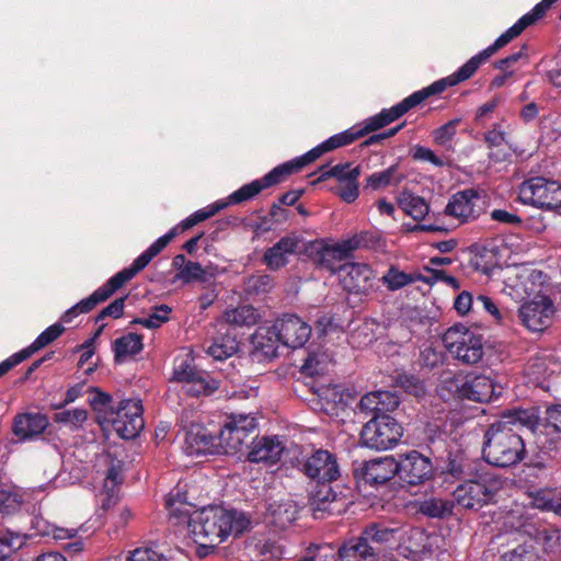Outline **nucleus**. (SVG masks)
Here are the masks:
<instances>
[{"label":"nucleus","mask_w":561,"mask_h":561,"mask_svg":"<svg viewBox=\"0 0 561 561\" xmlns=\"http://www.w3.org/2000/svg\"><path fill=\"white\" fill-rule=\"evenodd\" d=\"M167 506L170 515L187 525V534L198 545L199 557L207 556L230 536H239L251 527L250 518L234 510L207 506L191 512V506L169 497Z\"/></svg>","instance_id":"obj_1"},{"label":"nucleus","mask_w":561,"mask_h":561,"mask_svg":"<svg viewBox=\"0 0 561 561\" xmlns=\"http://www.w3.org/2000/svg\"><path fill=\"white\" fill-rule=\"evenodd\" d=\"M91 392L90 404L96 413L100 425L112 426L124 439L134 438L140 433L145 423L139 399H124L114 405L110 394L98 388H92Z\"/></svg>","instance_id":"obj_2"},{"label":"nucleus","mask_w":561,"mask_h":561,"mask_svg":"<svg viewBox=\"0 0 561 561\" xmlns=\"http://www.w3.org/2000/svg\"><path fill=\"white\" fill-rule=\"evenodd\" d=\"M483 458L490 465L508 467L518 463L525 456L524 440L507 422H497L485 433Z\"/></svg>","instance_id":"obj_3"},{"label":"nucleus","mask_w":561,"mask_h":561,"mask_svg":"<svg viewBox=\"0 0 561 561\" xmlns=\"http://www.w3.org/2000/svg\"><path fill=\"white\" fill-rule=\"evenodd\" d=\"M512 39L513 38L511 34H508L507 31L504 32L495 39L492 45L471 57L456 72L405 98L404 100L408 104V107L411 110L423 102L425 99L443 92L447 87L456 85L459 82L469 79L483 62H485L496 50L506 46Z\"/></svg>","instance_id":"obj_4"},{"label":"nucleus","mask_w":561,"mask_h":561,"mask_svg":"<svg viewBox=\"0 0 561 561\" xmlns=\"http://www.w3.org/2000/svg\"><path fill=\"white\" fill-rule=\"evenodd\" d=\"M445 348L463 364L479 363L484 354V341L481 334L462 324H455L443 335Z\"/></svg>","instance_id":"obj_5"},{"label":"nucleus","mask_w":561,"mask_h":561,"mask_svg":"<svg viewBox=\"0 0 561 561\" xmlns=\"http://www.w3.org/2000/svg\"><path fill=\"white\" fill-rule=\"evenodd\" d=\"M504 291L514 299L526 300L546 294V276L525 266H508L503 271Z\"/></svg>","instance_id":"obj_6"},{"label":"nucleus","mask_w":561,"mask_h":561,"mask_svg":"<svg viewBox=\"0 0 561 561\" xmlns=\"http://www.w3.org/2000/svg\"><path fill=\"white\" fill-rule=\"evenodd\" d=\"M503 486V481L490 473H482L476 480L458 485L454 491L456 502L469 510H478L491 503Z\"/></svg>","instance_id":"obj_7"},{"label":"nucleus","mask_w":561,"mask_h":561,"mask_svg":"<svg viewBox=\"0 0 561 561\" xmlns=\"http://www.w3.org/2000/svg\"><path fill=\"white\" fill-rule=\"evenodd\" d=\"M444 542L439 534H427L421 528L401 527L397 550L407 559L420 561L436 553Z\"/></svg>","instance_id":"obj_8"},{"label":"nucleus","mask_w":561,"mask_h":561,"mask_svg":"<svg viewBox=\"0 0 561 561\" xmlns=\"http://www.w3.org/2000/svg\"><path fill=\"white\" fill-rule=\"evenodd\" d=\"M403 434L402 426L392 416L377 414L362 430L360 439L364 446L387 450L397 445Z\"/></svg>","instance_id":"obj_9"},{"label":"nucleus","mask_w":561,"mask_h":561,"mask_svg":"<svg viewBox=\"0 0 561 561\" xmlns=\"http://www.w3.org/2000/svg\"><path fill=\"white\" fill-rule=\"evenodd\" d=\"M518 198L523 204L538 208H559L561 207V184L545 178H533L520 184Z\"/></svg>","instance_id":"obj_10"},{"label":"nucleus","mask_w":561,"mask_h":561,"mask_svg":"<svg viewBox=\"0 0 561 561\" xmlns=\"http://www.w3.org/2000/svg\"><path fill=\"white\" fill-rule=\"evenodd\" d=\"M175 229H171L165 234L157 239L145 252H142L133 264L112 276L104 285L100 287L106 298H110L116 290L130 280L138 272L144 270L150 261L158 255L175 237Z\"/></svg>","instance_id":"obj_11"},{"label":"nucleus","mask_w":561,"mask_h":561,"mask_svg":"<svg viewBox=\"0 0 561 561\" xmlns=\"http://www.w3.org/2000/svg\"><path fill=\"white\" fill-rule=\"evenodd\" d=\"M255 427L256 421L254 416L250 414L232 415L217 437L219 453H238Z\"/></svg>","instance_id":"obj_12"},{"label":"nucleus","mask_w":561,"mask_h":561,"mask_svg":"<svg viewBox=\"0 0 561 561\" xmlns=\"http://www.w3.org/2000/svg\"><path fill=\"white\" fill-rule=\"evenodd\" d=\"M554 313L556 307L547 294L526 299L518 309L520 323L534 332L548 328L552 323Z\"/></svg>","instance_id":"obj_13"},{"label":"nucleus","mask_w":561,"mask_h":561,"mask_svg":"<svg viewBox=\"0 0 561 561\" xmlns=\"http://www.w3.org/2000/svg\"><path fill=\"white\" fill-rule=\"evenodd\" d=\"M316 396L312 404L331 417H340L354 401L353 392L341 385L311 386Z\"/></svg>","instance_id":"obj_14"},{"label":"nucleus","mask_w":561,"mask_h":561,"mask_svg":"<svg viewBox=\"0 0 561 561\" xmlns=\"http://www.w3.org/2000/svg\"><path fill=\"white\" fill-rule=\"evenodd\" d=\"M362 241L363 236L336 243L317 240L310 243L308 251L318 264L334 271V262L344 260L353 250L360 245Z\"/></svg>","instance_id":"obj_15"},{"label":"nucleus","mask_w":561,"mask_h":561,"mask_svg":"<svg viewBox=\"0 0 561 561\" xmlns=\"http://www.w3.org/2000/svg\"><path fill=\"white\" fill-rule=\"evenodd\" d=\"M455 382L458 396L473 401H489L502 392V387L485 375L469 374L457 377Z\"/></svg>","instance_id":"obj_16"},{"label":"nucleus","mask_w":561,"mask_h":561,"mask_svg":"<svg viewBox=\"0 0 561 561\" xmlns=\"http://www.w3.org/2000/svg\"><path fill=\"white\" fill-rule=\"evenodd\" d=\"M397 466L399 479L411 485L420 484L433 474L432 461L416 450L400 455Z\"/></svg>","instance_id":"obj_17"},{"label":"nucleus","mask_w":561,"mask_h":561,"mask_svg":"<svg viewBox=\"0 0 561 561\" xmlns=\"http://www.w3.org/2000/svg\"><path fill=\"white\" fill-rule=\"evenodd\" d=\"M304 472L318 482H331L340 477L336 457L328 450L319 449L306 458Z\"/></svg>","instance_id":"obj_18"},{"label":"nucleus","mask_w":561,"mask_h":561,"mask_svg":"<svg viewBox=\"0 0 561 561\" xmlns=\"http://www.w3.org/2000/svg\"><path fill=\"white\" fill-rule=\"evenodd\" d=\"M291 173L294 172L291 171L290 165L287 162H285L274 168L262 179L255 180L249 184L243 185L242 187L230 194L227 197V199L222 201L224 203H228V206L233 204H240L254 197L262 190L279 183L286 175H289Z\"/></svg>","instance_id":"obj_19"},{"label":"nucleus","mask_w":561,"mask_h":561,"mask_svg":"<svg viewBox=\"0 0 561 561\" xmlns=\"http://www.w3.org/2000/svg\"><path fill=\"white\" fill-rule=\"evenodd\" d=\"M357 139L355 131L353 128L346 129L340 134L331 136L329 139L324 140L322 144L312 148L305 154L295 158L287 163L290 165L293 172H298L305 165L313 162L318 158H320L323 153L329 152L333 149L346 146L352 144Z\"/></svg>","instance_id":"obj_20"},{"label":"nucleus","mask_w":561,"mask_h":561,"mask_svg":"<svg viewBox=\"0 0 561 561\" xmlns=\"http://www.w3.org/2000/svg\"><path fill=\"white\" fill-rule=\"evenodd\" d=\"M302 245V240L296 234L280 238L273 247L266 249L263 255L264 264L272 271L286 266L291 255L296 254Z\"/></svg>","instance_id":"obj_21"},{"label":"nucleus","mask_w":561,"mask_h":561,"mask_svg":"<svg viewBox=\"0 0 561 561\" xmlns=\"http://www.w3.org/2000/svg\"><path fill=\"white\" fill-rule=\"evenodd\" d=\"M276 324L282 344L287 347H301L310 337L311 329L309 324L297 316L287 314L277 320Z\"/></svg>","instance_id":"obj_22"},{"label":"nucleus","mask_w":561,"mask_h":561,"mask_svg":"<svg viewBox=\"0 0 561 561\" xmlns=\"http://www.w3.org/2000/svg\"><path fill=\"white\" fill-rule=\"evenodd\" d=\"M371 267L365 263H346L339 268V278L348 291L363 293L371 287Z\"/></svg>","instance_id":"obj_23"},{"label":"nucleus","mask_w":561,"mask_h":561,"mask_svg":"<svg viewBox=\"0 0 561 561\" xmlns=\"http://www.w3.org/2000/svg\"><path fill=\"white\" fill-rule=\"evenodd\" d=\"M285 450L283 440L277 436H264L252 442L248 459L265 465L277 463Z\"/></svg>","instance_id":"obj_24"},{"label":"nucleus","mask_w":561,"mask_h":561,"mask_svg":"<svg viewBox=\"0 0 561 561\" xmlns=\"http://www.w3.org/2000/svg\"><path fill=\"white\" fill-rule=\"evenodd\" d=\"M49 425L48 417L42 413H20L12 422V433L22 442L32 440L42 435Z\"/></svg>","instance_id":"obj_25"},{"label":"nucleus","mask_w":561,"mask_h":561,"mask_svg":"<svg viewBox=\"0 0 561 561\" xmlns=\"http://www.w3.org/2000/svg\"><path fill=\"white\" fill-rule=\"evenodd\" d=\"M409 110L410 108L408 107L405 100H403L397 105L390 108H385L380 113L366 118L365 121L353 126L352 128L355 131V135L358 139L369 133H373L389 125L390 123L405 114Z\"/></svg>","instance_id":"obj_26"},{"label":"nucleus","mask_w":561,"mask_h":561,"mask_svg":"<svg viewBox=\"0 0 561 561\" xmlns=\"http://www.w3.org/2000/svg\"><path fill=\"white\" fill-rule=\"evenodd\" d=\"M184 450L188 456L219 453L217 438L201 425H192L186 433Z\"/></svg>","instance_id":"obj_27"},{"label":"nucleus","mask_w":561,"mask_h":561,"mask_svg":"<svg viewBox=\"0 0 561 561\" xmlns=\"http://www.w3.org/2000/svg\"><path fill=\"white\" fill-rule=\"evenodd\" d=\"M108 467L103 473V482L99 492L100 501L104 510H108L117 502L118 488L122 482V465L119 461L110 460L108 456L103 457Z\"/></svg>","instance_id":"obj_28"},{"label":"nucleus","mask_w":561,"mask_h":561,"mask_svg":"<svg viewBox=\"0 0 561 561\" xmlns=\"http://www.w3.org/2000/svg\"><path fill=\"white\" fill-rule=\"evenodd\" d=\"M397 460L391 456L370 459L364 467V479L369 484H382L397 474Z\"/></svg>","instance_id":"obj_29"},{"label":"nucleus","mask_w":561,"mask_h":561,"mask_svg":"<svg viewBox=\"0 0 561 561\" xmlns=\"http://www.w3.org/2000/svg\"><path fill=\"white\" fill-rule=\"evenodd\" d=\"M477 198L478 194L473 190L456 193L446 205L445 215L460 222L474 218V202Z\"/></svg>","instance_id":"obj_30"},{"label":"nucleus","mask_w":561,"mask_h":561,"mask_svg":"<svg viewBox=\"0 0 561 561\" xmlns=\"http://www.w3.org/2000/svg\"><path fill=\"white\" fill-rule=\"evenodd\" d=\"M282 343L277 324L273 327H260L252 335L253 348L265 358L277 356L278 344Z\"/></svg>","instance_id":"obj_31"},{"label":"nucleus","mask_w":561,"mask_h":561,"mask_svg":"<svg viewBox=\"0 0 561 561\" xmlns=\"http://www.w3.org/2000/svg\"><path fill=\"white\" fill-rule=\"evenodd\" d=\"M376 547L368 539H364V533L356 539H351L339 548V557L344 561H375Z\"/></svg>","instance_id":"obj_32"},{"label":"nucleus","mask_w":561,"mask_h":561,"mask_svg":"<svg viewBox=\"0 0 561 561\" xmlns=\"http://www.w3.org/2000/svg\"><path fill=\"white\" fill-rule=\"evenodd\" d=\"M64 332V328L60 324H53L48 327L45 331H43L35 341L28 345L27 347L23 348L22 351L14 353L10 357L7 358V360L10 363L11 367L19 365L26 358H28L31 355H33L35 352L39 351L41 348L47 346L53 341H55L61 333Z\"/></svg>","instance_id":"obj_33"},{"label":"nucleus","mask_w":561,"mask_h":561,"mask_svg":"<svg viewBox=\"0 0 561 561\" xmlns=\"http://www.w3.org/2000/svg\"><path fill=\"white\" fill-rule=\"evenodd\" d=\"M297 512V505L289 499L273 501L266 508L265 518L267 523L285 528L295 520Z\"/></svg>","instance_id":"obj_34"},{"label":"nucleus","mask_w":561,"mask_h":561,"mask_svg":"<svg viewBox=\"0 0 561 561\" xmlns=\"http://www.w3.org/2000/svg\"><path fill=\"white\" fill-rule=\"evenodd\" d=\"M400 531L401 527H388L385 525L374 524L367 527L363 533L364 539H368L371 546H385L392 549L397 548Z\"/></svg>","instance_id":"obj_35"},{"label":"nucleus","mask_w":561,"mask_h":561,"mask_svg":"<svg viewBox=\"0 0 561 561\" xmlns=\"http://www.w3.org/2000/svg\"><path fill=\"white\" fill-rule=\"evenodd\" d=\"M399 208L414 220H422L430 211V206L421 196L411 192H401L397 197Z\"/></svg>","instance_id":"obj_36"},{"label":"nucleus","mask_w":561,"mask_h":561,"mask_svg":"<svg viewBox=\"0 0 561 561\" xmlns=\"http://www.w3.org/2000/svg\"><path fill=\"white\" fill-rule=\"evenodd\" d=\"M556 1L557 0H541V2L536 4L530 12L523 15L513 26L507 30L512 38L514 39L517 37L527 26L531 25L538 19H540Z\"/></svg>","instance_id":"obj_37"},{"label":"nucleus","mask_w":561,"mask_h":561,"mask_svg":"<svg viewBox=\"0 0 561 561\" xmlns=\"http://www.w3.org/2000/svg\"><path fill=\"white\" fill-rule=\"evenodd\" d=\"M238 351V342L234 336L225 333L216 337L208 347L207 353L216 360H222L232 356Z\"/></svg>","instance_id":"obj_38"},{"label":"nucleus","mask_w":561,"mask_h":561,"mask_svg":"<svg viewBox=\"0 0 561 561\" xmlns=\"http://www.w3.org/2000/svg\"><path fill=\"white\" fill-rule=\"evenodd\" d=\"M403 179V175L399 174L396 165H391L388 169L375 172L367 178L366 188L371 191H378L390 185H398Z\"/></svg>","instance_id":"obj_39"},{"label":"nucleus","mask_w":561,"mask_h":561,"mask_svg":"<svg viewBox=\"0 0 561 561\" xmlns=\"http://www.w3.org/2000/svg\"><path fill=\"white\" fill-rule=\"evenodd\" d=\"M224 319L227 323L234 325H253L259 320V313L252 306H240L226 310Z\"/></svg>","instance_id":"obj_40"},{"label":"nucleus","mask_w":561,"mask_h":561,"mask_svg":"<svg viewBox=\"0 0 561 561\" xmlns=\"http://www.w3.org/2000/svg\"><path fill=\"white\" fill-rule=\"evenodd\" d=\"M88 420V411L82 408L66 409L54 414V421L71 431L79 430Z\"/></svg>","instance_id":"obj_41"},{"label":"nucleus","mask_w":561,"mask_h":561,"mask_svg":"<svg viewBox=\"0 0 561 561\" xmlns=\"http://www.w3.org/2000/svg\"><path fill=\"white\" fill-rule=\"evenodd\" d=\"M217 388V381L208 380V378L201 371L196 373L193 378H188V380L183 383L185 392L195 397L210 394Z\"/></svg>","instance_id":"obj_42"},{"label":"nucleus","mask_w":561,"mask_h":561,"mask_svg":"<svg viewBox=\"0 0 561 561\" xmlns=\"http://www.w3.org/2000/svg\"><path fill=\"white\" fill-rule=\"evenodd\" d=\"M142 350V339L135 333L126 334L115 341L114 351L116 359L133 356Z\"/></svg>","instance_id":"obj_43"},{"label":"nucleus","mask_w":561,"mask_h":561,"mask_svg":"<svg viewBox=\"0 0 561 561\" xmlns=\"http://www.w3.org/2000/svg\"><path fill=\"white\" fill-rule=\"evenodd\" d=\"M417 279H421V276L404 273L396 266H391L381 277L383 285L391 291L398 290Z\"/></svg>","instance_id":"obj_44"},{"label":"nucleus","mask_w":561,"mask_h":561,"mask_svg":"<svg viewBox=\"0 0 561 561\" xmlns=\"http://www.w3.org/2000/svg\"><path fill=\"white\" fill-rule=\"evenodd\" d=\"M500 422H507V426L517 424L529 430H535L539 423V415L536 410H514L503 417Z\"/></svg>","instance_id":"obj_45"},{"label":"nucleus","mask_w":561,"mask_h":561,"mask_svg":"<svg viewBox=\"0 0 561 561\" xmlns=\"http://www.w3.org/2000/svg\"><path fill=\"white\" fill-rule=\"evenodd\" d=\"M35 528L42 536L51 537L56 541L73 538L78 533L76 528L58 527L42 518L35 520Z\"/></svg>","instance_id":"obj_46"},{"label":"nucleus","mask_w":561,"mask_h":561,"mask_svg":"<svg viewBox=\"0 0 561 561\" xmlns=\"http://www.w3.org/2000/svg\"><path fill=\"white\" fill-rule=\"evenodd\" d=\"M330 357L324 352H314L306 358L301 369L307 376L313 377L324 374L330 365Z\"/></svg>","instance_id":"obj_47"},{"label":"nucleus","mask_w":561,"mask_h":561,"mask_svg":"<svg viewBox=\"0 0 561 561\" xmlns=\"http://www.w3.org/2000/svg\"><path fill=\"white\" fill-rule=\"evenodd\" d=\"M196 373H198V370H196L193 365V358L188 353L175 358L173 370L174 380L184 383L188 378H193Z\"/></svg>","instance_id":"obj_48"},{"label":"nucleus","mask_w":561,"mask_h":561,"mask_svg":"<svg viewBox=\"0 0 561 561\" xmlns=\"http://www.w3.org/2000/svg\"><path fill=\"white\" fill-rule=\"evenodd\" d=\"M170 312L171 309L167 305H161L153 308L152 312L148 317L137 318L133 323L141 324L148 329H156L169 320Z\"/></svg>","instance_id":"obj_49"},{"label":"nucleus","mask_w":561,"mask_h":561,"mask_svg":"<svg viewBox=\"0 0 561 561\" xmlns=\"http://www.w3.org/2000/svg\"><path fill=\"white\" fill-rule=\"evenodd\" d=\"M24 545V538L11 531L0 535V560H4L11 556L12 552L19 550Z\"/></svg>","instance_id":"obj_50"},{"label":"nucleus","mask_w":561,"mask_h":561,"mask_svg":"<svg viewBox=\"0 0 561 561\" xmlns=\"http://www.w3.org/2000/svg\"><path fill=\"white\" fill-rule=\"evenodd\" d=\"M359 175V167H352L350 163L336 164L324 174L325 178L336 179L339 184L346 183L351 180H358Z\"/></svg>","instance_id":"obj_51"},{"label":"nucleus","mask_w":561,"mask_h":561,"mask_svg":"<svg viewBox=\"0 0 561 561\" xmlns=\"http://www.w3.org/2000/svg\"><path fill=\"white\" fill-rule=\"evenodd\" d=\"M420 511L431 517H440L450 513L451 505L442 499L432 497L421 503Z\"/></svg>","instance_id":"obj_52"},{"label":"nucleus","mask_w":561,"mask_h":561,"mask_svg":"<svg viewBox=\"0 0 561 561\" xmlns=\"http://www.w3.org/2000/svg\"><path fill=\"white\" fill-rule=\"evenodd\" d=\"M474 311L488 312L496 323H502L505 319L504 313L499 309L495 302L484 295H479L474 299Z\"/></svg>","instance_id":"obj_53"},{"label":"nucleus","mask_w":561,"mask_h":561,"mask_svg":"<svg viewBox=\"0 0 561 561\" xmlns=\"http://www.w3.org/2000/svg\"><path fill=\"white\" fill-rule=\"evenodd\" d=\"M176 277L184 283L205 280V270L199 263L188 261L179 271Z\"/></svg>","instance_id":"obj_54"},{"label":"nucleus","mask_w":561,"mask_h":561,"mask_svg":"<svg viewBox=\"0 0 561 561\" xmlns=\"http://www.w3.org/2000/svg\"><path fill=\"white\" fill-rule=\"evenodd\" d=\"M459 123L460 118H454L433 130L432 135L435 144L444 146L449 142L456 135Z\"/></svg>","instance_id":"obj_55"},{"label":"nucleus","mask_w":561,"mask_h":561,"mask_svg":"<svg viewBox=\"0 0 561 561\" xmlns=\"http://www.w3.org/2000/svg\"><path fill=\"white\" fill-rule=\"evenodd\" d=\"M420 364L427 368H434L444 362V354L432 344H425L420 353Z\"/></svg>","instance_id":"obj_56"},{"label":"nucleus","mask_w":561,"mask_h":561,"mask_svg":"<svg viewBox=\"0 0 561 561\" xmlns=\"http://www.w3.org/2000/svg\"><path fill=\"white\" fill-rule=\"evenodd\" d=\"M502 561H540L536 550L528 546H518L517 548L504 553Z\"/></svg>","instance_id":"obj_57"},{"label":"nucleus","mask_w":561,"mask_h":561,"mask_svg":"<svg viewBox=\"0 0 561 561\" xmlns=\"http://www.w3.org/2000/svg\"><path fill=\"white\" fill-rule=\"evenodd\" d=\"M381 398H389L386 392L383 391H375L365 394L359 400L358 407L362 411L365 412H380V405H379V399Z\"/></svg>","instance_id":"obj_58"},{"label":"nucleus","mask_w":561,"mask_h":561,"mask_svg":"<svg viewBox=\"0 0 561 561\" xmlns=\"http://www.w3.org/2000/svg\"><path fill=\"white\" fill-rule=\"evenodd\" d=\"M127 561H167L162 554L149 547H141L135 549Z\"/></svg>","instance_id":"obj_59"},{"label":"nucleus","mask_w":561,"mask_h":561,"mask_svg":"<svg viewBox=\"0 0 561 561\" xmlns=\"http://www.w3.org/2000/svg\"><path fill=\"white\" fill-rule=\"evenodd\" d=\"M412 158L419 161H427L435 167H443L444 161L442 158L435 154V152L423 146H415L412 150Z\"/></svg>","instance_id":"obj_60"},{"label":"nucleus","mask_w":561,"mask_h":561,"mask_svg":"<svg viewBox=\"0 0 561 561\" xmlns=\"http://www.w3.org/2000/svg\"><path fill=\"white\" fill-rule=\"evenodd\" d=\"M107 298L104 296L100 288L94 290L89 297L79 301L76 306L79 312L87 313L91 311L98 304L105 301Z\"/></svg>","instance_id":"obj_61"},{"label":"nucleus","mask_w":561,"mask_h":561,"mask_svg":"<svg viewBox=\"0 0 561 561\" xmlns=\"http://www.w3.org/2000/svg\"><path fill=\"white\" fill-rule=\"evenodd\" d=\"M454 307L460 316H465L474 310V299L469 291L463 290L456 297Z\"/></svg>","instance_id":"obj_62"},{"label":"nucleus","mask_w":561,"mask_h":561,"mask_svg":"<svg viewBox=\"0 0 561 561\" xmlns=\"http://www.w3.org/2000/svg\"><path fill=\"white\" fill-rule=\"evenodd\" d=\"M308 556L314 561H335L336 549L331 545L319 546L314 551H310Z\"/></svg>","instance_id":"obj_63"},{"label":"nucleus","mask_w":561,"mask_h":561,"mask_svg":"<svg viewBox=\"0 0 561 561\" xmlns=\"http://www.w3.org/2000/svg\"><path fill=\"white\" fill-rule=\"evenodd\" d=\"M546 424L561 433V404L551 405L546 411Z\"/></svg>","instance_id":"obj_64"}]
</instances>
